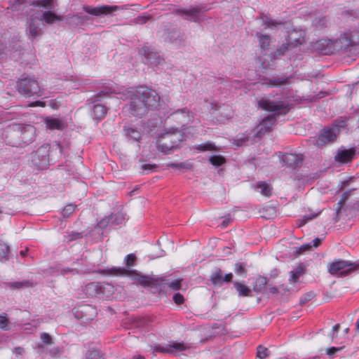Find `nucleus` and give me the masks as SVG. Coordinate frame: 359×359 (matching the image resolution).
<instances>
[{"label": "nucleus", "instance_id": "51", "mask_svg": "<svg viewBox=\"0 0 359 359\" xmlns=\"http://www.w3.org/2000/svg\"><path fill=\"white\" fill-rule=\"evenodd\" d=\"M312 248L311 243L303 244L301 245L298 250H297V252L298 254H302L306 250H309Z\"/></svg>", "mask_w": 359, "mask_h": 359}, {"label": "nucleus", "instance_id": "8", "mask_svg": "<svg viewBox=\"0 0 359 359\" xmlns=\"http://www.w3.org/2000/svg\"><path fill=\"white\" fill-rule=\"evenodd\" d=\"M203 6H190L188 8H176L175 13L184 20L200 22L203 20V13L208 11Z\"/></svg>", "mask_w": 359, "mask_h": 359}, {"label": "nucleus", "instance_id": "18", "mask_svg": "<svg viewBox=\"0 0 359 359\" xmlns=\"http://www.w3.org/2000/svg\"><path fill=\"white\" fill-rule=\"evenodd\" d=\"M141 52L144 55L146 60L151 65H158L163 61V59L160 55L154 52L151 47L144 46L142 48Z\"/></svg>", "mask_w": 359, "mask_h": 359}, {"label": "nucleus", "instance_id": "40", "mask_svg": "<svg viewBox=\"0 0 359 359\" xmlns=\"http://www.w3.org/2000/svg\"><path fill=\"white\" fill-rule=\"evenodd\" d=\"M269 355V351L267 348L262 346L257 347V356L260 359H264Z\"/></svg>", "mask_w": 359, "mask_h": 359}, {"label": "nucleus", "instance_id": "9", "mask_svg": "<svg viewBox=\"0 0 359 359\" xmlns=\"http://www.w3.org/2000/svg\"><path fill=\"white\" fill-rule=\"evenodd\" d=\"M345 126L346 123L341 121L337 124L323 129L316 140V144L320 147L334 142L341 128H344Z\"/></svg>", "mask_w": 359, "mask_h": 359}, {"label": "nucleus", "instance_id": "10", "mask_svg": "<svg viewBox=\"0 0 359 359\" xmlns=\"http://www.w3.org/2000/svg\"><path fill=\"white\" fill-rule=\"evenodd\" d=\"M42 25H43V24L40 22L39 17L36 16L30 9L26 28V34L31 41H34L43 35V31Z\"/></svg>", "mask_w": 359, "mask_h": 359}, {"label": "nucleus", "instance_id": "42", "mask_svg": "<svg viewBox=\"0 0 359 359\" xmlns=\"http://www.w3.org/2000/svg\"><path fill=\"white\" fill-rule=\"evenodd\" d=\"M0 328L3 330H8V320L6 318V314L3 313L0 314Z\"/></svg>", "mask_w": 359, "mask_h": 359}, {"label": "nucleus", "instance_id": "36", "mask_svg": "<svg viewBox=\"0 0 359 359\" xmlns=\"http://www.w3.org/2000/svg\"><path fill=\"white\" fill-rule=\"evenodd\" d=\"M246 264L245 263H236L234 266L235 273L241 276H245L247 270L245 269Z\"/></svg>", "mask_w": 359, "mask_h": 359}, {"label": "nucleus", "instance_id": "5", "mask_svg": "<svg viewBox=\"0 0 359 359\" xmlns=\"http://www.w3.org/2000/svg\"><path fill=\"white\" fill-rule=\"evenodd\" d=\"M359 269V264L343 259H335L327 265L328 272L338 277H344Z\"/></svg>", "mask_w": 359, "mask_h": 359}, {"label": "nucleus", "instance_id": "47", "mask_svg": "<svg viewBox=\"0 0 359 359\" xmlns=\"http://www.w3.org/2000/svg\"><path fill=\"white\" fill-rule=\"evenodd\" d=\"M250 139L248 135L243 134L241 137L237 136L235 139L236 144L238 147L242 146L245 142H248Z\"/></svg>", "mask_w": 359, "mask_h": 359}, {"label": "nucleus", "instance_id": "24", "mask_svg": "<svg viewBox=\"0 0 359 359\" xmlns=\"http://www.w3.org/2000/svg\"><path fill=\"white\" fill-rule=\"evenodd\" d=\"M107 109L101 104H96L92 109L91 116L94 119L101 120L107 114Z\"/></svg>", "mask_w": 359, "mask_h": 359}, {"label": "nucleus", "instance_id": "13", "mask_svg": "<svg viewBox=\"0 0 359 359\" xmlns=\"http://www.w3.org/2000/svg\"><path fill=\"white\" fill-rule=\"evenodd\" d=\"M356 154L355 147L346 149L345 147L339 148L334 156V160L341 163L351 162Z\"/></svg>", "mask_w": 359, "mask_h": 359}, {"label": "nucleus", "instance_id": "3", "mask_svg": "<svg viewBox=\"0 0 359 359\" xmlns=\"http://www.w3.org/2000/svg\"><path fill=\"white\" fill-rule=\"evenodd\" d=\"M183 140L184 135L180 130L166 132L158 137L156 146L161 152L167 154L177 149Z\"/></svg>", "mask_w": 359, "mask_h": 359}, {"label": "nucleus", "instance_id": "7", "mask_svg": "<svg viewBox=\"0 0 359 359\" xmlns=\"http://www.w3.org/2000/svg\"><path fill=\"white\" fill-rule=\"evenodd\" d=\"M17 89L25 97L40 96L41 88L37 81L31 77L21 78L17 82Z\"/></svg>", "mask_w": 359, "mask_h": 359}, {"label": "nucleus", "instance_id": "4", "mask_svg": "<svg viewBox=\"0 0 359 359\" xmlns=\"http://www.w3.org/2000/svg\"><path fill=\"white\" fill-rule=\"evenodd\" d=\"M35 7L46 9V11L41 12L35 8H31L32 11L36 16L39 17V20L43 24H53L56 21L62 20V17L55 14L52 10L55 7L53 0H36L33 2Z\"/></svg>", "mask_w": 359, "mask_h": 359}, {"label": "nucleus", "instance_id": "48", "mask_svg": "<svg viewBox=\"0 0 359 359\" xmlns=\"http://www.w3.org/2000/svg\"><path fill=\"white\" fill-rule=\"evenodd\" d=\"M315 294L313 292L305 294L299 300L300 305H304L314 297Z\"/></svg>", "mask_w": 359, "mask_h": 359}, {"label": "nucleus", "instance_id": "53", "mask_svg": "<svg viewBox=\"0 0 359 359\" xmlns=\"http://www.w3.org/2000/svg\"><path fill=\"white\" fill-rule=\"evenodd\" d=\"M257 286L259 287V290L265 287L266 285V278L264 277H259L256 280Z\"/></svg>", "mask_w": 359, "mask_h": 359}, {"label": "nucleus", "instance_id": "38", "mask_svg": "<svg viewBox=\"0 0 359 359\" xmlns=\"http://www.w3.org/2000/svg\"><path fill=\"white\" fill-rule=\"evenodd\" d=\"M102 287V285L97 283H90L86 286L87 291L95 292V294L96 295L101 293Z\"/></svg>", "mask_w": 359, "mask_h": 359}, {"label": "nucleus", "instance_id": "2", "mask_svg": "<svg viewBox=\"0 0 359 359\" xmlns=\"http://www.w3.org/2000/svg\"><path fill=\"white\" fill-rule=\"evenodd\" d=\"M104 273L117 276H128L138 284L144 287H156L158 284V278L149 276L141 275L135 270H127L121 267H112L103 271Z\"/></svg>", "mask_w": 359, "mask_h": 359}, {"label": "nucleus", "instance_id": "31", "mask_svg": "<svg viewBox=\"0 0 359 359\" xmlns=\"http://www.w3.org/2000/svg\"><path fill=\"white\" fill-rule=\"evenodd\" d=\"M256 189L264 196L269 197L271 194V187L265 182H259Z\"/></svg>", "mask_w": 359, "mask_h": 359}, {"label": "nucleus", "instance_id": "15", "mask_svg": "<svg viewBox=\"0 0 359 359\" xmlns=\"http://www.w3.org/2000/svg\"><path fill=\"white\" fill-rule=\"evenodd\" d=\"M83 9L88 14L100 16L101 15H107L111 13V12L116 11L118 9V7L117 6H102L98 7L84 6Z\"/></svg>", "mask_w": 359, "mask_h": 359}, {"label": "nucleus", "instance_id": "21", "mask_svg": "<svg viewBox=\"0 0 359 359\" xmlns=\"http://www.w3.org/2000/svg\"><path fill=\"white\" fill-rule=\"evenodd\" d=\"M259 18L262 25H265V29H276L285 24L283 20H273L264 14H261Z\"/></svg>", "mask_w": 359, "mask_h": 359}, {"label": "nucleus", "instance_id": "27", "mask_svg": "<svg viewBox=\"0 0 359 359\" xmlns=\"http://www.w3.org/2000/svg\"><path fill=\"white\" fill-rule=\"evenodd\" d=\"M210 280L215 285L222 286L224 283L222 272L220 269H216L210 275Z\"/></svg>", "mask_w": 359, "mask_h": 359}, {"label": "nucleus", "instance_id": "39", "mask_svg": "<svg viewBox=\"0 0 359 359\" xmlns=\"http://www.w3.org/2000/svg\"><path fill=\"white\" fill-rule=\"evenodd\" d=\"M86 359H104L97 350H89L86 354Z\"/></svg>", "mask_w": 359, "mask_h": 359}, {"label": "nucleus", "instance_id": "12", "mask_svg": "<svg viewBox=\"0 0 359 359\" xmlns=\"http://www.w3.org/2000/svg\"><path fill=\"white\" fill-rule=\"evenodd\" d=\"M32 164L39 169H45L49 163V147L42 145L31 154Z\"/></svg>", "mask_w": 359, "mask_h": 359}, {"label": "nucleus", "instance_id": "62", "mask_svg": "<svg viewBox=\"0 0 359 359\" xmlns=\"http://www.w3.org/2000/svg\"><path fill=\"white\" fill-rule=\"evenodd\" d=\"M155 168H156V165H151V164H144V165H143L142 166V168L143 170H152Z\"/></svg>", "mask_w": 359, "mask_h": 359}, {"label": "nucleus", "instance_id": "60", "mask_svg": "<svg viewBox=\"0 0 359 359\" xmlns=\"http://www.w3.org/2000/svg\"><path fill=\"white\" fill-rule=\"evenodd\" d=\"M232 278L233 274L231 273H227L223 277L224 283H229L232 280Z\"/></svg>", "mask_w": 359, "mask_h": 359}, {"label": "nucleus", "instance_id": "6", "mask_svg": "<svg viewBox=\"0 0 359 359\" xmlns=\"http://www.w3.org/2000/svg\"><path fill=\"white\" fill-rule=\"evenodd\" d=\"M258 106L264 110L274 112L276 115H285L290 110L289 104L285 100L264 97L258 102Z\"/></svg>", "mask_w": 359, "mask_h": 359}, {"label": "nucleus", "instance_id": "55", "mask_svg": "<svg viewBox=\"0 0 359 359\" xmlns=\"http://www.w3.org/2000/svg\"><path fill=\"white\" fill-rule=\"evenodd\" d=\"M41 339L43 342L50 344L52 343V339L50 336L47 333H42L41 335Z\"/></svg>", "mask_w": 359, "mask_h": 359}, {"label": "nucleus", "instance_id": "20", "mask_svg": "<svg viewBox=\"0 0 359 359\" xmlns=\"http://www.w3.org/2000/svg\"><path fill=\"white\" fill-rule=\"evenodd\" d=\"M124 135L132 142H140L142 137V133L133 126H126L123 128Z\"/></svg>", "mask_w": 359, "mask_h": 359}, {"label": "nucleus", "instance_id": "44", "mask_svg": "<svg viewBox=\"0 0 359 359\" xmlns=\"http://www.w3.org/2000/svg\"><path fill=\"white\" fill-rule=\"evenodd\" d=\"M313 23L318 27H325L327 26L328 20L325 17L316 18Z\"/></svg>", "mask_w": 359, "mask_h": 359}, {"label": "nucleus", "instance_id": "11", "mask_svg": "<svg viewBox=\"0 0 359 359\" xmlns=\"http://www.w3.org/2000/svg\"><path fill=\"white\" fill-rule=\"evenodd\" d=\"M13 131L16 133L24 144H29L34 140L36 136V128L32 125L13 124L11 126Z\"/></svg>", "mask_w": 359, "mask_h": 359}, {"label": "nucleus", "instance_id": "28", "mask_svg": "<svg viewBox=\"0 0 359 359\" xmlns=\"http://www.w3.org/2000/svg\"><path fill=\"white\" fill-rule=\"evenodd\" d=\"M233 286L239 296H241V297L250 296V293H251L250 289L248 287L245 286V285L242 284L241 283L234 282Z\"/></svg>", "mask_w": 359, "mask_h": 359}, {"label": "nucleus", "instance_id": "26", "mask_svg": "<svg viewBox=\"0 0 359 359\" xmlns=\"http://www.w3.org/2000/svg\"><path fill=\"white\" fill-rule=\"evenodd\" d=\"M256 36L258 38L260 48L263 50L269 48L271 43V37L268 34H264L260 32L256 33Z\"/></svg>", "mask_w": 359, "mask_h": 359}, {"label": "nucleus", "instance_id": "43", "mask_svg": "<svg viewBox=\"0 0 359 359\" xmlns=\"http://www.w3.org/2000/svg\"><path fill=\"white\" fill-rule=\"evenodd\" d=\"M198 150L205 151H211L215 149V146L210 142H206L203 144H201L196 146V147Z\"/></svg>", "mask_w": 359, "mask_h": 359}, {"label": "nucleus", "instance_id": "59", "mask_svg": "<svg viewBox=\"0 0 359 359\" xmlns=\"http://www.w3.org/2000/svg\"><path fill=\"white\" fill-rule=\"evenodd\" d=\"M231 221V219L230 217H225L224 219V220L222 221V222L221 223V226L222 228H226L229 224Z\"/></svg>", "mask_w": 359, "mask_h": 359}, {"label": "nucleus", "instance_id": "37", "mask_svg": "<svg viewBox=\"0 0 359 359\" xmlns=\"http://www.w3.org/2000/svg\"><path fill=\"white\" fill-rule=\"evenodd\" d=\"M210 162L213 165H215V166H220L222 165L223 163H225V158L224 157H223L222 156H220V155H214V156H212L210 159H209Z\"/></svg>", "mask_w": 359, "mask_h": 359}, {"label": "nucleus", "instance_id": "25", "mask_svg": "<svg viewBox=\"0 0 359 359\" xmlns=\"http://www.w3.org/2000/svg\"><path fill=\"white\" fill-rule=\"evenodd\" d=\"M5 285L7 287H9L11 290H18L22 288H27L33 287L36 285L31 280H23V281H15V282H8L6 283Z\"/></svg>", "mask_w": 359, "mask_h": 359}, {"label": "nucleus", "instance_id": "61", "mask_svg": "<svg viewBox=\"0 0 359 359\" xmlns=\"http://www.w3.org/2000/svg\"><path fill=\"white\" fill-rule=\"evenodd\" d=\"M45 105V103L41 101H36L29 104V107H44Z\"/></svg>", "mask_w": 359, "mask_h": 359}, {"label": "nucleus", "instance_id": "54", "mask_svg": "<svg viewBox=\"0 0 359 359\" xmlns=\"http://www.w3.org/2000/svg\"><path fill=\"white\" fill-rule=\"evenodd\" d=\"M172 299L175 303L177 304H182L184 300V297L180 293L175 294Z\"/></svg>", "mask_w": 359, "mask_h": 359}, {"label": "nucleus", "instance_id": "33", "mask_svg": "<svg viewBox=\"0 0 359 359\" xmlns=\"http://www.w3.org/2000/svg\"><path fill=\"white\" fill-rule=\"evenodd\" d=\"M167 166L173 169H185L189 170L192 168V165L190 163H169Z\"/></svg>", "mask_w": 359, "mask_h": 359}, {"label": "nucleus", "instance_id": "64", "mask_svg": "<svg viewBox=\"0 0 359 359\" xmlns=\"http://www.w3.org/2000/svg\"><path fill=\"white\" fill-rule=\"evenodd\" d=\"M320 242H321V240L318 238H316L313 241L311 245H312V247L316 248L320 244Z\"/></svg>", "mask_w": 359, "mask_h": 359}, {"label": "nucleus", "instance_id": "57", "mask_svg": "<svg viewBox=\"0 0 359 359\" xmlns=\"http://www.w3.org/2000/svg\"><path fill=\"white\" fill-rule=\"evenodd\" d=\"M290 46L289 43H287L285 44H283L278 50L277 52L278 55H282L285 53L286 50H287L288 46Z\"/></svg>", "mask_w": 359, "mask_h": 359}, {"label": "nucleus", "instance_id": "30", "mask_svg": "<svg viewBox=\"0 0 359 359\" xmlns=\"http://www.w3.org/2000/svg\"><path fill=\"white\" fill-rule=\"evenodd\" d=\"M265 82L262 83V84H266L269 86H278L285 84L287 83V79L283 77H276L273 79H265Z\"/></svg>", "mask_w": 359, "mask_h": 359}, {"label": "nucleus", "instance_id": "46", "mask_svg": "<svg viewBox=\"0 0 359 359\" xmlns=\"http://www.w3.org/2000/svg\"><path fill=\"white\" fill-rule=\"evenodd\" d=\"M68 18L71 19V22H74V21L76 20V21H78V23H83V22L88 20V16L81 15L79 14L72 15V16L68 17Z\"/></svg>", "mask_w": 359, "mask_h": 359}, {"label": "nucleus", "instance_id": "50", "mask_svg": "<svg viewBox=\"0 0 359 359\" xmlns=\"http://www.w3.org/2000/svg\"><path fill=\"white\" fill-rule=\"evenodd\" d=\"M169 287L174 290H178L181 287V280H173L169 284Z\"/></svg>", "mask_w": 359, "mask_h": 359}, {"label": "nucleus", "instance_id": "52", "mask_svg": "<svg viewBox=\"0 0 359 359\" xmlns=\"http://www.w3.org/2000/svg\"><path fill=\"white\" fill-rule=\"evenodd\" d=\"M149 18L150 17L148 15L138 16L135 19V21L137 24L142 25L146 23L149 20Z\"/></svg>", "mask_w": 359, "mask_h": 359}, {"label": "nucleus", "instance_id": "22", "mask_svg": "<svg viewBox=\"0 0 359 359\" xmlns=\"http://www.w3.org/2000/svg\"><path fill=\"white\" fill-rule=\"evenodd\" d=\"M46 127L50 130H62L67 127L66 122L62 119L47 117L45 119Z\"/></svg>", "mask_w": 359, "mask_h": 359}, {"label": "nucleus", "instance_id": "34", "mask_svg": "<svg viewBox=\"0 0 359 359\" xmlns=\"http://www.w3.org/2000/svg\"><path fill=\"white\" fill-rule=\"evenodd\" d=\"M82 236H83L82 232H76V231L67 232V235L65 236V241L67 243H69L72 241L81 238H82Z\"/></svg>", "mask_w": 359, "mask_h": 359}, {"label": "nucleus", "instance_id": "16", "mask_svg": "<svg viewBox=\"0 0 359 359\" xmlns=\"http://www.w3.org/2000/svg\"><path fill=\"white\" fill-rule=\"evenodd\" d=\"M168 118L176 121L179 125H181L182 126H184L190 121L191 116L188 109L187 108H183L170 114V115L168 116Z\"/></svg>", "mask_w": 359, "mask_h": 359}, {"label": "nucleus", "instance_id": "41", "mask_svg": "<svg viewBox=\"0 0 359 359\" xmlns=\"http://www.w3.org/2000/svg\"><path fill=\"white\" fill-rule=\"evenodd\" d=\"M75 208L76 206L73 204H69L66 205L62 212L63 217H69L74 212Z\"/></svg>", "mask_w": 359, "mask_h": 359}, {"label": "nucleus", "instance_id": "56", "mask_svg": "<svg viewBox=\"0 0 359 359\" xmlns=\"http://www.w3.org/2000/svg\"><path fill=\"white\" fill-rule=\"evenodd\" d=\"M13 353L14 354H15L16 356H19V355H22L24 353V348H22V347H15L13 350H12Z\"/></svg>", "mask_w": 359, "mask_h": 359}, {"label": "nucleus", "instance_id": "49", "mask_svg": "<svg viewBox=\"0 0 359 359\" xmlns=\"http://www.w3.org/2000/svg\"><path fill=\"white\" fill-rule=\"evenodd\" d=\"M343 346L341 347H331L326 349V353L330 357H333L337 353L341 351L343 349Z\"/></svg>", "mask_w": 359, "mask_h": 359}, {"label": "nucleus", "instance_id": "45", "mask_svg": "<svg viewBox=\"0 0 359 359\" xmlns=\"http://www.w3.org/2000/svg\"><path fill=\"white\" fill-rule=\"evenodd\" d=\"M136 257L134 254H129L125 258V263L128 268L135 265Z\"/></svg>", "mask_w": 359, "mask_h": 359}, {"label": "nucleus", "instance_id": "1", "mask_svg": "<svg viewBox=\"0 0 359 359\" xmlns=\"http://www.w3.org/2000/svg\"><path fill=\"white\" fill-rule=\"evenodd\" d=\"M127 96L129 102L123 107V111L129 116H142L149 110L156 109L160 101L154 90L143 86L128 91Z\"/></svg>", "mask_w": 359, "mask_h": 359}, {"label": "nucleus", "instance_id": "14", "mask_svg": "<svg viewBox=\"0 0 359 359\" xmlns=\"http://www.w3.org/2000/svg\"><path fill=\"white\" fill-rule=\"evenodd\" d=\"M187 349V346L183 342L172 341L165 345H159L155 347V350L158 352L163 353L175 354L177 352Z\"/></svg>", "mask_w": 359, "mask_h": 359}, {"label": "nucleus", "instance_id": "19", "mask_svg": "<svg viewBox=\"0 0 359 359\" xmlns=\"http://www.w3.org/2000/svg\"><path fill=\"white\" fill-rule=\"evenodd\" d=\"M302 156L295 154H285L282 156V160L287 167L295 168L301 164Z\"/></svg>", "mask_w": 359, "mask_h": 359}, {"label": "nucleus", "instance_id": "32", "mask_svg": "<svg viewBox=\"0 0 359 359\" xmlns=\"http://www.w3.org/2000/svg\"><path fill=\"white\" fill-rule=\"evenodd\" d=\"M9 247L7 244L0 241V261L6 262L9 258Z\"/></svg>", "mask_w": 359, "mask_h": 359}, {"label": "nucleus", "instance_id": "35", "mask_svg": "<svg viewBox=\"0 0 359 359\" xmlns=\"http://www.w3.org/2000/svg\"><path fill=\"white\" fill-rule=\"evenodd\" d=\"M319 213L317 214H309L304 215L302 218L298 219L297 220V225L298 227H302L304 226L306 223H307L309 221L311 220L312 219L315 218L318 216Z\"/></svg>", "mask_w": 359, "mask_h": 359}, {"label": "nucleus", "instance_id": "58", "mask_svg": "<svg viewBox=\"0 0 359 359\" xmlns=\"http://www.w3.org/2000/svg\"><path fill=\"white\" fill-rule=\"evenodd\" d=\"M48 105L51 108H53L54 109H57L60 106V102H57L56 100H50Z\"/></svg>", "mask_w": 359, "mask_h": 359}, {"label": "nucleus", "instance_id": "23", "mask_svg": "<svg viewBox=\"0 0 359 359\" xmlns=\"http://www.w3.org/2000/svg\"><path fill=\"white\" fill-rule=\"evenodd\" d=\"M125 219H126V217H125V215L123 213L117 212L115 214H112L111 215V217H109V219L108 220V222H110L114 225H118V224H122ZM107 223V222L105 221V219H102V221L100 222L98 225L100 227H104L106 226Z\"/></svg>", "mask_w": 359, "mask_h": 359}, {"label": "nucleus", "instance_id": "29", "mask_svg": "<svg viewBox=\"0 0 359 359\" xmlns=\"http://www.w3.org/2000/svg\"><path fill=\"white\" fill-rule=\"evenodd\" d=\"M304 273V266L300 265L290 272V281L297 283L299 278Z\"/></svg>", "mask_w": 359, "mask_h": 359}, {"label": "nucleus", "instance_id": "17", "mask_svg": "<svg viewBox=\"0 0 359 359\" xmlns=\"http://www.w3.org/2000/svg\"><path fill=\"white\" fill-rule=\"evenodd\" d=\"M276 123V117L273 115L265 117L255 128L256 136H261L266 132L271 131Z\"/></svg>", "mask_w": 359, "mask_h": 359}, {"label": "nucleus", "instance_id": "63", "mask_svg": "<svg viewBox=\"0 0 359 359\" xmlns=\"http://www.w3.org/2000/svg\"><path fill=\"white\" fill-rule=\"evenodd\" d=\"M339 327H340L339 324H336L335 325L333 326L332 330V335H331L332 339H334V332H338L339 330Z\"/></svg>", "mask_w": 359, "mask_h": 359}]
</instances>
